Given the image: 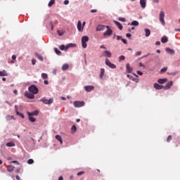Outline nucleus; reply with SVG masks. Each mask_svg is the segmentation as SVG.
<instances>
[{
	"label": "nucleus",
	"instance_id": "nucleus-4",
	"mask_svg": "<svg viewBox=\"0 0 180 180\" xmlns=\"http://www.w3.org/2000/svg\"><path fill=\"white\" fill-rule=\"evenodd\" d=\"M30 92L32 93L34 95H36L39 92V89L34 85H32L28 88Z\"/></svg>",
	"mask_w": 180,
	"mask_h": 180
},
{
	"label": "nucleus",
	"instance_id": "nucleus-58",
	"mask_svg": "<svg viewBox=\"0 0 180 180\" xmlns=\"http://www.w3.org/2000/svg\"><path fill=\"white\" fill-rule=\"evenodd\" d=\"M139 67H143V68H146V65L143 64L142 63H139Z\"/></svg>",
	"mask_w": 180,
	"mask_h": 180
},
{
	"label": "nucleus",
	"instance_id": "nucleus-25",
	"mask_svg": "<svg viewBox=\"0 0 180 180\" xmlns=\"http://www.w3.org/2000/svg\"><path fill=\"white\" fill-rule=\"evenodd\" d=\"M60 50H61L62 51H67V50H68V47L67 46V45H60L59 47Z\"/></svg>",
	"mask_w": 180,
	"mask_h": 180
},
{
	"label": "nucleus",
	"instance_id": "nucleus-49",
	"mask_svg": "<svg viewBox=\"0 0 180 180\" xmlns=\"http://www.w3.org/2000/svg\"><path fill=\"white\" fill-rule=\"evenodd\" d=\"M122 41L124 43V44H127V40H126L125 39L122 38Z\"/></svg>",
	"mask_w": 180,
	"mask_h": 180
},
{
	"label": "nucleus",
	"instance_id": "nucleus-17",
	"mask_svg": "<svg viewBox=\"0 0 180 180\" xmlns=\"http://www.w3.org/2000/svg\"><path fill=\"white\" fill-rule=\"evenodd\" d=\"M155 89H164V86L159 84L158 83H155L153 84Z\"/></svg>",
	"mask_w": 180,
	"mask_h": 180
},
{
	"label": "nucleus",
	"instance_id": "nucleus-22",
	"mask_svg": "<svg viewBox=\"0 0 180 180\" xmlns=\"http://www.w3.org/2000/svg\"><path fill=\"white\" fill-rule=\"evenodd\" d=\"M6 120H7V122H9V120H15V117L13 115H6Z\"/></svg>",
	"mask_w": 180,
	"mask_h": 180
},
{
	"label": "nucleus",
	"instance_id": "nucleus-48",
	"mask_svg": "<svg viewBox=\"0 0 180 180\" xmlns=\"http://www.w3.org/2000/svg\"><path fill=\"white\" fill-rule=\"evenodd\" d=\"M167 70V68H163L162 69H161L160 72H166Z\"/></svg>",
	"mask_w": 180,
	"mask_h": 180
},
{
	"label": "nucleus",
	"instance_id": "nucleus-38",
	"mask_svg": "<svg viewBox=\"0 0 180 180\" xmlns=\"http://www.w3.org/2000/svg\"><path fill=\"white\" fill-rule=\"evenodd\" d=\"M41 78H42L43 79H47L49 78V75H47L46 73H42V74H41Z\"/></svg>",
	"mask_w": 180,
	"mask_h": 180
},
{
	"label": "nucleus",
	"instance_id": "nucleus-15",
	"mask_svg": "<svg viewBox=\"0 0 180 180\" xmlns=\"http://www.w3.org/2000/svg\"><path fill=\"white\" fill-rule=\"evenodd\" d=\"M77 30L79 32H84V27L82 26V23L80 21L77 22Z\"/></svg>",
	"mask_w": 180,
	"mask_h": 180
},
{
	"label": "nucleus",
	"instance_id": "nucleus-59",
	"mask_svg": "<svg viewBox=\"0 0 180 180\" xmlns=\"http://www.w3.org/2000/svg\"><path fill=\"white\" fill-rule=\"evenodd\" d=\"M15 113H18V112H19L18 110V105H15Z\"/></svg>",
	"mask_w": 180,
	"mask_h": 180
},
{
	"label": "nucleus",
	"instance_id": "nucleus-54",
	"mask_svg": "<svg viewBox=\"0 0 180 180\" xmlns=\"http://www.w3.org/2000/svg\"><path fill=\"white\" fill-rule=\"evenodd\" d=\"M13 164H16V165H20V163L19 162L16 161V160H14L12 162Z\"/></svg>",
	"mask_w": 180,
	"mask_h": 180
},
{
	"label": "nucleus",
	"instance_id": "nucleus-1",
	"mask_svg": "<svg viewBox=\"0 0 180 180\" xmlns=\"http://www.w3.org/2000/svg\"><path fill=\"white\" fill-rule=\"evenodd\" d=\"M165 12L164 10H161L159 14V20L162 25V26H165Z\"/></svg>",
	"mask_w": 180,
	"mask_h": 180
},
{
	"label": "nucleus",
	"instance_id": "nucleus-16",
	"mask_svg": "<svg viewBox=\"0 0 180 180\" xmlns=\"http://www.w3.org/2000/svg\"><path fill=\"white\" fill-rule=\"evenodd\" d=\"M126 69H127V72L129 74H131V72H133V68L130 67V63H127L126 65Z\"/></svg>",
	"mask_w": 180,
	"mask_h": 180
},
{
	"label": "nucleus",
	"instance_id": "nucleus-57",
	"mask_svg": "<svg viewBox=\"0 0 180 180\" xmlns=\"http://www.w3.org/2000/svg\"><path fill=\"white\" fill-rule=\"evenodd\" d=\"M155 45L156 46H160L161 45V42L160 41H158L155 42Z\"/></svg>",
	"mask_w": 180,
	"mask_h": 180
},
{
	"label": "nucleus",
	"instance_id": "nucleus-47",
	"mask_svg": "<svg viewBox=\"0 0 180 180\" xmlns=\"http://www.w3.org/2000/svg\"><path fill=\"white\" fill-rule=\"evenodd\" d=\"M57 33H58V36H63L64 34V32H61L60 30H58Z\"/></svg>",
	"mask_w": 180,
	"mask_h": 180
},
{
	"label": "nucleus",
	"instance_id": "nucleus-27",
	"mask_svg": "<svg viewBox=\"0 0 180 180\" xmlns=\"http://www.w3.org/2000/svg\"><path fill=\"white\" fill-rule=\"evenodd\" d=\"M6 147H15V142L11 141V142H8L6 144Z\"/></svg>",
	"mask_w": 180,
	"mask_h": 180
},
{
	"label": "nucleus",
	"instance_id": "nucleus-14",
	"mask_svg": "<svg viewBox=\"0 0 180 180\" xmlns=\"http://www.w3.org/2000/svg\"><path fill=\"white\" fill-rule=\"evenodd\" d=\"M172 85H174V82L169 81L166 84V85H165V86H164V88H165V89L168 90L171 88V86H172Z\"/></svg>",
	"mask_w": 180,
	"mask_h": 180
},
{
	"label": "nucleus",
	"instance_id": "nucleus-50",
	"mask_svg": "<svg viewBox=\"0 0 180 180\" xmlns=\"http://www.w3.org/2000/svg\"><path fill=\"white\" fill-rule=\"evenodd\" d=\"M64 5H68V4H70V1L68 0H65L63 2Z\"/></svg>",
	"mask_w": 180,
	"mask_h": 180
},
{
	"label": "nucleus",
	"instance_id": "nucleus-60",
	"mask_svg": "<svg viewBox=\"0 0 180 180\" xmlns=\"http://www.w3.org/2000/svg\"><path fill=\"white\" fill-rule=\"evenodd\" d=\"M122 37L119 35L117 36V40H122Z\"/></svg>",
	"mask_w": 180,
	"mask_h": 180
},
{
	"label": "nucleus",
	"instance_id": "nucleus-55",
	"mask_svg": "<svg viewBox=\"0 0 180 180\" xmlns=\"http://www.w3.org/2000/svg\"><path fill=\"white\" fill-rule=\"evenodd\" d=\"M136 72H137V74H138L139 75H143V72H141V71H140V70H138Z\"/></svg>",
	"mask_w": 180,
	"mask_h": 180
},
{
	"label": "nucleus",
	"instance_id": "nucleus-62",
	"mask_svg": "<svg viewBox=\"0 0 180 180\" xmlns=\"http://www.w3.org/2000/svg\"><path fill=\"white\" fill-rule=\"evenodd\" d=\"M12 60H16V56L15 55L12 56Z\"/></svg>",
	"mask_w": 180,
	"mask_h": 180
},
{
	"label": "nucleus",
	"instance_id": "nucleus-39",
	"mask_svg": "<svg viewBox=\"0 0 180 180\" xmlns=\"http://www.w3.org/2000/svg\"><path fill=\"white\" fill-rule=\"evenodd\" d=\"M16 115L20 116V117H22V119H25V115L22 113H20V112H17Z\"/></svg>",
	"mask_w": 180,
	"mask_h": 180
},
{
	"label": "nucleus",
	"instance_id": "nucleus-21",
	"mask_svg": "<svg viewBox=\"0 0 180 180\" xmlns=\"http://www.w3.org/2000/svg\"><path fill=\"white\" fill-rule=\"evenodd\" d=\"M114 23H115L116 26H117L118 29H120V30H123V25H121L120 22L114 20Z\"/></svg>",
	"mask_w": 180,
	"mask_h": 180
},
{
	"label": "nucleus",
	"instance_id": "nucleus-26",
	"mask_svg": "<svg viewBox=\"0 0 180 180\" xmlns=\"http://www.w3.org/2000/svg\"><path fill=\"white\" fill-rule=\"evenodd\" d=\"M56 140L60 143V144H63V138H61V136L56 135Z\"/></svg>",
	"mask_w": 180,
	"mask_h": 180
},
{
	"label": "nucleus",
	"instance_id": "nucleus-18",
	"mask_svg": "<svg viewBox=\"0 0 180 180\" xmlns=\"http://www.w3.org/2000/svg\"><path fill=\"white\" fill-rule=\"evenodd\" d=\"M165 51H167V53L171 54L172 56H173V54H175V51L168 47L165 49Z\"/></svg>",
	"mask_w": 180,
	"mask_h": 180
},
{
	"label": "nucleus",
	"instance_id": "nucleus-52",
	"mask_svg": "<svg viewBox=\"0 0 180 180\" xmlns=\"http://www.w3.org/2000/svg\"><path fill=\"white\" fill-rule=\"evenodd\" d=\"M96 12H98V11L96 10V9H92V10H91V13H96Z\"/></svg>",
	"mask_w": 180,
	"mask_h": 180
},
{
	"label": "nucleus",
	"instance_id": "nucleus-24",
	"mask_svg": "<svg viewBox=\"0 0 180 180\" xmlns=\"http://www.w3.org/2000/svg\"><path fill=\"white\" fill-rule=\"evenodd\" d=\"M127 78L129 79H131V81H134L135 82H139V79L134 78L133 76L131 75H127Z\"/></svg>",
	"mask_w": 180,
	"mask_h": 180
},
{
	"label": "nucleus",
	"instance_id": "nucleus-63",
	"mask_svg": "<svg viewBox=\"0 0 180 180\" xmlns=\"http://www.w3.org/2000/svg\"><path fill=\"white\" fill-rule=\"evenodd\" d=\"M58 180H64V179L63 178V176H59Z\"/></svg>",
	"mask_w": 180,
	"mask_h": 180
},
{
	"label": "nucleus",
	"instance_id": "nucleus-34",
	"mask_svg": "<svg viewBox=\"0 0 180 180\" xmlns=\"http://www.w3.org/2000/svg\"><path fill=\"white\" fill-rule=\"evenodd\" d=\"M31 116H37L39 115V110H36L32 112H30Z\"/></svg>",
	"mask_w": 180,
	"mask_h": 180
},
{
	"label": "nucleus",
	"instance_id": "nucleus-2",
	"mask_svg": "<svg viewBox=\"0 0 180 180\" xmlns=\"http://www.w3.org/2000/svg\"><path fill=\"white\" fill-rule=\"evenodd\" d=\"M88 41H89V37L88 36H83L82 37V47H83V49H86V47H88V45L86 44Z\"/></svg>",
	"mask_w": 180,
	"mask_h": 180
},
{
	"label": "nucleus",
	"instance_id": "nucleus-31",
	"mask_svg": "<svg viewBox=\"0 0 180 180\" xmlns=\"http://www.w3.org/2000/svg\"><path fill=\"white\" fill-rule=\"evenodd\" d=\"M161 41H162V43H164V44L167 43L168 41V37H162L161 38Z\"/></svg>",
	"mask_w": 180,
	"mask_h": 180
},
{
	"label": "nucleus",
	"instance_id": "nucleus-5",
	"mask_svg": "<svg viewBox=\"0 0 180 180\" xmlns=\"http://www.w3.org/2000/svg\"><path fill=\"white\" fill-rule=\"evenodd\" d=\"M73 105L75 108H82V106H85V102L84 101H74Z\"/></svg>",
	"mask_w": 180,
	"mask_h": 180
},
{
	"label": "nucleus",
	"instance_id": "nucleus-23",
	"mask_svg": "<svg viewBox=\"0 0 180 180\" xmlns=\"http://www.w3.org/2000/svg\"><path fill=\"white\" fill-rule=\"evenodd\" d=\"M167 81H168V79H167V78L158 79V84H165V82H167Z\"/></svg>",
	"mask_w": 180,
	"mask_h": 180
},
{
	"label": "nucleus",
	"instance_id": "nucleus-7",
	"mask_svg": "<svg viewBox=\"0 0 180 180\" xmlns=\"http://www.w3.org/2000/svg\"><path fill=\"white\" fill-rule=\"evenodd\" d=\"M105 65H107L110 68H112V70H115V68H116V65L110 62V60H109L108 58H105Z\"/></svg>",
	"mask_w": 180,
	"mask_h": 180
},
{
	"label": "nucleus",
	"instance_id": "nucleus-32",
	"mask_svg": "<svg viewBox=\"0 0 180 180\" xmlns=\"http://www.w3.org/2000/svg\"><path fill=\"white\" fill-rule=\"evenodd\" d=\"M35 56L37 57V58H38V60H39L40 61H43V56H41V55L39 54V53H35Z\"/></svg>",
	"mask_w": 180,
	"mask_h": 180
},
{
	"label": "nucleus",
	"instance_id": "nucleus-53",
	"mask_svg": "<svg viewBox=\"0 0 180 180\" xmlns=\"http://www.w3.org/2000/svg\"><path fill=\"white\" fill-rule=\"evenodd\" d=\"M100 49H103V50H106V46L105 45L100 46Z\"/></svg>",
	"mask_w": 180,
	"mask_h": 180
},
{
	"label": "nucleus",
	"instance_id": "nucleus-36",
	"mask_svg": "<svg viewBox=\"0 0 180 180\" xmlns=\"http://www.w3.org/2000/svg\"><path fill=\"white\" fill-rule=\"evenodd\" d=\"M54 51L58 56H61V52L60 51V50H58V49L54 48Z\"/></svg>",
	"mask_w": 180,
	"mask_h": 180
},
{
	"label": "nucleus",
	"instance_id": "nucleus-3",
	"mask_svg": "<svg viewBox=\"0 0 180 180\" xmlns=\"http://www.w3.org/2000/svg\"><path fill=\"white\" fill-rule=\"evenodd\" d=\"M39 101H40V102H43V103H44V105H51V103H53V98L47 99V98H46V97L42 98Z\"/></svg>",
	"mask_w": 180,
	"mask_h": 180
},
{
	"label": "nucleus",
	"instance_id": "nucleus-33",
	"mask_svg": "<svg viewBox=\"0 0 180 180\" xmlns=\"http://www.w3.org/2000/svg\"><path fill=\"white\" fill-rule=\"evenodd\" d=\"M131 26H139V21L134 20L131 22Z\"/></svg>",
	"mask_w": 180,
	"mask_h": 180
},
{
	"label": "nucleus",
	"instance_id": "nucleus-46",
	"mask_svg": "<svg viewBox=\"0 0 180 180\" xmlns=\"http://www.w3.org/2000/svg\"><path fill=\"white\" fill-rule=\"evenodd\" d=\"M118 20H120V22H126V18H119Z\"/></svg>",
	"mask_w": 180,
	"mask_h": 180
},
{
	"label": "nucleus",
	"instance_id": "nucleus-11",
	"mask_svg": "<svg viewBox=\"0 0 180 180\" xmlns=\"http://www.w3.org/2000/svg\"><path fill=\"white\" fill-rule=\"evenodd\" d=\"M27 115L28 116V120L30 122H32V123H34L36 122V118L33 117V115L30 114V112H27Z\"/></svg>",
	"mask_w": 180,
	"mask_h": 180
},
{
	"label": "nucleus",
	"instance_id": "nucleus-12",
	"mask_svg": "<svg viewBox=\"0 0 180 180\" xmlns=\"http://www.w3.org/2000/svg\"><path fill=\"white\" fill-rule=\"evenodd\" d=\"M105 29H106V26L99 25L97 26L96 30V32H103V30H105Z\"/></svg>",
	"mask_w": 180,
	"mask_h": 180
},
{
	"label": "nucleus",
	"instance_id": "nucleus-51",
	"mask_svg": "<svg viewBox=\"0 0 180 180\" xmlns=\"http://www.w3.org/2000/svg\"><path fill=\"white\" fill-rule=\"evenodd\" d=\"M32 65H36V59L32 60Z\"/></svg>",
	"mask_w": 180,
	"mask_h": 180
},
{
	"label": "nucleus",
	"instance_id": "nucleus-30",
	"mask_svg": "<svg viewBox=\"0 0 180 180\" xmlns=\"http://www.w3.org/2000/svg\"><path fill=\"white\" fill-rule=\"evenodd\" d=\"M15 167H13V165H9L7 167V170L8 172H12L14 169Z\"/></svg>",
	"mask_w": 180,
	"mask_h": 180
},
{
	"label": "nucleus",
	"instance_id": "nucleus-35",
	"mask_svg": "<svg viewBox=\"0 0 180 180\" xmlns=\"http://www.w3.org/2000/svg\"><path fill=\"white\" fill-rule=\"evenodd\" d=\"M54 4H56V0H51L48 4V6L51 7Z\"/></svg>",
	"mask_w": 180,
	"mask_h": 180
},
{
	"label": "nucleus",
	"instance_id": "nucleus-19",
	"mask_svg": "<svg viewBox=\"0 0 180 180\" xmlns=\"http://www.w3.org/2000/svg\"><path fill=\"white\" fill-rule=\"evenodd\" d=\"M144 31L146 37H150V35L151 34V31L150 30V29L146 28Z\"/></svg>",
	"mask_w": 180,
	"mask_h": 180
},
{
	"label": "nucleus",
	"instance_id": "nucleus-13",
	"mask_svg": "<svg viewBox=\"0 0 180 180\" xmlns=\"http://www.w3.org/2000/svg\"><path fill=\"white\" fill-rule=\"evenodd\" d=\"M139 4L141 5V8H142V9H145L146 6H147V0H140Z\"/></svg>",
	"mask_w": 180,
	"mask_h": 180
},
{
	"label": "nucleus",
	"instance_id": "nucleus-56",
	"mask_svg": "<svg viewBox=\"0 0 180 180\" xmlns=\"http://www.w3.org/2000/svg\"><path fill=\"white\" fill-rule=\"evenodd\" d=\"M126 36H127V37H128V39H130V37H131V34L127 33V34H126Z\"/></svg>",
	"mask_w": 180,
	"mask_h": 180
},
{
	"label": "nucleus",
	"instance_id": "nucleus-37",
	"mask_svg": "<svg viewBox=\"0 0 180 180\" xmlns=\"http://www.w3.org/2000/svg\"><path fill=\"white\" fill-rule=\"evenodd\" d=\"M66 46H67V47H68V49H69L71 48V47H76V46H77V44H67Z\"/></svg>",
	"mask_w": 180,
	"mask_h": 180
},
{
	"label": "nucleus",
	"instance_id": "nucleus-45",
	"mask_svg": "<svg viewBox=\"0 0 180 180\" xmlns=\"http://www.w3.org/2000/svg\"><path fill=\"white\" fill-rule=\"evenodd\" d=\"M171 140H172V136L171 135H169L167 139V143H169V141H171Z\"/></svg>",
	"mask_w": 180,
	"mask_h": 180
},
{
	"label": "nucleus",
	"instance_id": "nucleus-9",
	"mask_svg": "<svg viewBox=\"0 0 180 180\" xmlns=\"http://www.w3.org/2000/svg\"><path fill=\"white\" fill-rule=\"evenodd\" d=\"M25 96L28 98V99H34V94L30 91H25Z\"/></svg>",
	"mask_w": 180,
	"mask_h": 180
},
{
	"label": "nucleus",
	"instance_id": "nucleus-41",
	"mask_svg": "<svg viewBox=\"0 0 180 180\" xmlns=\"http://www.w3.org/2000/svg\"><path fill=\"white\" fill-rule=\"evenodd\" d=\"M125 58H126V57H124V56H121L119 57V60L120 61H123V60H125Z\"/></svg>",
	"mask_w": 180,
	"mask_h": 180
},
{
	"label": "nucleus",
	"instance_id": "nucleus-6",
	"mask_svg": "<svg viewBox=\"0 0 180 180\" xmlns=\"http://www.w3.org/2000/svg\"><path fill=\"white\" fill-rule=\"evenodd\" d=\"M107 30L103 33V36L105 37H106V36H112L113 31L112 30V29H110V27L109 26H106Z\"/></svg>",
	"mask_w": 180,
	"mask_h": 180
},
{
	"label": "nucleus",
	"instance_id": "nucleus-43",
	"mask_svg": "<svg viewBox=\"0 0 180 180\" xmlns=\"http://www.w3.org/2000/svg\"><path fill=\"white\" fill-rule=\"evenodd\" d=\"M84 174H85V172H84V171L79 172L77 173V176H81V175H84Z\"/></svg>",
	"mask_w": 180,
	"mask_h": 180
},
{
	"label": "nucleus",
	"instance_id": "nucleus-40",
	"mask_svg": "<svg viewBox=\"0 0 180 180\" xmlns=\"http://www.w3.org/2000/svg\"><path fill=\"white\" fill-rule=\"evenodd\" d=\"M71 129L72 133H75V131H77V127H75V125H73Z\"/></svg>",
	"mask_w": 180,
	"mask_h": 180
},
{
	"label": "nucleus",
	"instance_id": "nucleus-64",
	"mask_svg": "<svg viewBox=\"0 0 180 180\" xmlns=\"http://www.w3.org/2000/svg\"><path fill=\"white\" fill-rule=\"evenodd\" d=\"M15 178H16V179H18V180H20V176H15Z\"/></svg>",
	"mask_w": 180,
	"mask_h": 180
},
{
	"label": "nucleus",
	"instance_id": "nucleus-20",
	"mask_svg": "<svg viewBox=\"0 0 180 180\" xmlns=\"http://www.w3.org/2000/svg\"><path fill=\"white\" fill-rule=\"evenodd\" d=\"M105 75V69L101 68L100 72L99 78L100 79H103V76Z\"/></svg>",
	"mask_w": 180,
	"mask_h": 180
},
{
	"label": "nucleus",
	"instance_id": "nucleus-44",
	"mask_svg": "<svg viewBox=\"0 0 180 180\" xmlns=\"http://www.w3.org/2000/svg\"><path fill=\"white\" fill-rule=\"evenodd\" d=\"M141 51H137L135 53L136 57H139V56H141Z\"/></svg>",
	"mask_w": 180,
	"mask_h": 180
},
{
	"label": "nucleus",
	"instance_id": "nucleus-42",
	"mask_svg": "<svg viewBox=\"0 0 180 180\" xmlns=\"http://www.w3.org/2000/svg\"><path fill=\"white\" fill-rule=\"evenodd\" d=\"M33 162H34V160H33V159H29L27 160V164H29V165H32V164H33Z\"/></svg>",
	"mask_w": 180,
	"mask_h": 180
},
{
	"label": "nucleus",
	"instance_id": "nucleus-8",
	"mask_svg": "<svg viewBox=\"0 0 180 180\" xmlns=\"http://www.w3.org/2000/svg\"><path fill=\"white\" fill-rule=\"evenodd\" d=\"M102 57H105L106 58H111L112 53L108 50H105L102 52Z\"/></svg>",
	"mask_w": 180,
	"mask_h": 180
},
{
	"label": "nucleus",
	"instance_id": "nucleus-28",
	"mask_svg": "<svg viewBox=\"0 0 180 180\" xmlns=\"http://www.w3.org/2000/svg\"><path fill=\"white\" fill-rule=\"evenodd\" d=\"M68 68H70V66L68 65V64L65 63V64L63 65V66H62V70L63 71H66V70Z\"/></svg>",
	"mask_w": 180,
	"mask_h": 180
},
{
	"label": "nucleus",
	"instance_id": "nucleus-61",
	"mask_svg": "<svg viewBox=\"0 0 180 180\" xmlns=\"http://www.w3.org/2000/svg\"><path fill=\"white\" fill-rule=\"evenodd\" d=\"M44 84H45V85H49V81L44 80Z\"/></svg>",
	"mask_w": 180,
	"mask_h": 180
},
{
	"label": "nucleus",
	"instance_id": "nucleus-29",
	"mask_svg": "<svg viewBox=\"0 0 180 180\" xmlns=\"http://www.w3.org/2000/svg\"><path fill=\"white\" fill-rule=\"evenodd\" d=\"M0 77H8V73L5 70L0 71Z\"/></svg>",
	"mask_w": 180,
	"mask_h": 180
},
{
	"label": "nucleus",
	"instance_id": "nucleus-10",
	"mask_svg": "<svg viewBox=\"0 0 180 180\" xmlns=\"http://www.w3.org/2000/svg\"><path fill=\"white\" fill-rule=\"evenodd\" d=\"M84 89L86 92H92L95 89V86L91 85L85 86Z\"/></svg>",
	"mask_w": 180,
	"mask_h": 180
}]
</instances>
